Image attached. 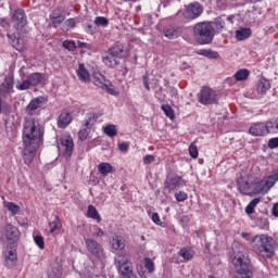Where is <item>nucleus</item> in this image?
I'll list each match as a JSON object with an SVG mask.
<instances>
[{
    "label": "nucleus",
    "instance_id": "14",
    "mask_svg": "<svg viewBox=\"0 0 278 278\" xmlns=\"http://www.w3.org/2000/svg\"><path fill=\"white\" fill-rule=\"evenodd\" d=\"M203 14V5L199 2H193L188 4L186 9V16L187 18H191V21H194V18H199Z\"/></svg>",
    "mask_w": 278,
    "mask_h": 278
},
{
    "label": "nucleus",
    "instance_id": "30",
    "mask_svg": "<svg viewBox=\"0 0 278 278\" xmlns=\"http://www.w3.org/2000/svg\"><path fill=\"white\" fill-rule=\"evenodd\" d=\"M8 38H10L11 45L16 51H23L25 49V41L22 38H16L14 35H8Z\"/></svg>",
    "mask_w": 278,
    "mask_h": 278
},
{
    "label": "nucleus",
    "instance_id": "54",
    "mask_svg": "<svg viewBox=\"0 0 278 278\" xmlns=\"http://www.w3.org/2000/svg\"><path fill=\"white\" fill-rule=\"evenodd\" d=\"M65 27H67V29H73L75 28L76 22L75 18H68L64 22Z\"/></svg>",
    "mask_w": 278,
    "mask_h": 278
},
{
    "label": "nucleus",
    "instance_id": "39",
    "mask_svg": "<svg viewBox=\"0 0 278 278\" xmlns=\"http://www.w3.org/2000/svg\"><path fill=\"white\" fill-rule=\"evenodd\" d=\"M104 134L109 136V138H114V136L118 134V130L115 125L110 124L104 128Z\"/></svg>",
    "mask_w": 278,
    "mask_h": 278
},
{
    "label": "nucleus",
    "instance_id": "34",
    "mask_svg": "<svg viewBox=\"0 0 278 278\" xmlns=\"http://www.w3.org/2000/svg\"><path fill=\"white\" fill-rule=\"evenodd\" d=\"M87 217L92 218V220H97V223H101V215L99 214V211H97V207L93 205L88 206Z\"/></svg>",
    "mask_w": 278,
    "mask_h": 278
},
{
    "label": "nucleus",
    "instance_id": "38",
    "mask_svg": "<svg viewBox=\"0 0 278 278\" xmlns=\"http://www.w3.org/2000/svg\"><path fill=\"white\" fill-rule=\"evenodd\" d=\"M161 110H162V112H164V114H165V116H167V118H170V121H173L175 118V111L173 110V108L169 104H162Z\"/></svg>",
    "mask_w": 278,
    "mask_h": 278
},
{
    "label": "nucleus",
    "instance_id": "4",
    "mask_svg": "<svg viewBox=\"0 0 278 278\" xmlns=\"http://www.w3.org/2000/svg\"><path fill=\"white\" fill-rule=\"evenodd\" d=\"M230 260L235 268L251 266L249 249L239 242L232 244V255H230Z\"/></svg>",
    "mask_w": 278,
    "mask_h": 278
},
{
    "label": "nucleus",
    "instance_id": "2",
    "mask_svg": "<svg viewBox=\"0 0 278 278\" xmlns=\"http://www.w3.org/2000/svg\"><path fill=\"white\" fill-rule=\"evenodd\" d=\"M253 245L252 249L256 255L261 257H265L266 260H270L273 255H275V249H277V242L273 237H268V235H260L255 236L252 239Z\"/></svg>",
    "mask_w": 278,
    "mask_h": 278
},
{
    "label": "nucleus",
    "instance_id": "40",
    "mask_svg": "<svg viewBox=\"0 0 278 278\" xmlns=\"http://www.w3.org/2000/svg\"><path fill=\"white\" fill-rule=\"evenodd\" d=\"M60 227V217L54 216L53 220L49 223L50 233H55L56 229Z\"/></svg>",
    "mask_w": 278,
    "mask_h": 278
},
{
    "label": "nucleus",
    "instance_id": "58",
    "mask_svg": "<svg viewBox=\"0 0 278 278\" xmlns=\"http://www.w3.org/2000/svg\"><path fill=\"white\" fill-rule=\"evenodd\" d=\"M142 81H143V87L146 88V90H151V87L149 86V76L143 75L142 77Z\"/></svg>",
    "mask_w": 278,
    "mask_h": 278
},
{
    "label": "nucleus",
    "instance_id": "1",
    "mask_svg": "<svg viewBox=\"0 0 278 278\" xmlns=\"http://www.w3.org/2000/svg\"><path fill=\"white\" fill-rule=\"evenodd\" d=\"M23 143L42 146L45 140V129L36 117H26L22 135Z\"/></svg>",
    "mask_w": 278,
    "mask_h": 278
},
{
    "label": "nucleus",
    "instance_id": "5",
    "mask_svg": "<svg viewBox=\"0 0 278 278\" xmlns=\"http://www.w3.org/2000/svg\"><path fill=\"white\" fill-rule=\"evenodd\" d=\"M85 247L90 257H93V260H98L99 262H105L108 257V255H105V249H103V245L97 240L92 238L85 239Z\"/></svg>",
    "mask_w": 278,
    "mask_h": 278
},
{
    "label": "nucleus",
    "instance_id": "11",
    "mask_svg": "<svg viewBox=\"0 0 278 278\" xmlns=\"http://www.w3.org/2000/svg\"><path fill=\"white\" fill-rule=\"evenodd\" d=\"M164 186L165 190L173 192V190H177V188H181V186H184V179L177 174H169L165 179Z\"/></svg>",
    "mask_w": 278,
    "mask_h": 278
},
{
    "label": "nucleus",
    "instance_id": "57",
    "mask_svg": "<svg viewBox=\"0 0 278 278\" xmlns=\"http://www.w3.org/2000/svg\"><path fill=\"white\" fill-rule=\"evenodd\" d=\"M118 149H119V151L125 153V152L129 151V144H127V142L118 143Z\"/></svg>",
    "mask_w": 278,
    "mask_h": 278
},
{
    "label": "nucleus",
    "instance_id": "6",
    "mask_svg": "<svg viewBox=\"0 0 278 278\" xmlns=\"http://www.w3.org/2000/svg\"><path fill=\"white\" fill-rule=\"evenodd\" d=\"M122 58H125V48L123 46H115L111 49H109V55L103 58L104 64L106 66H111V68H114V66H118Z\"/></svg>",
    "mask_w": 278,
    "mask_h": 278
},
{
    "label": "nucleus",
    "instance_id": "18",
    "mask_svg": "<svg viewBox=\"0 0 278 278\" xmlns=\"http://www.w3.org/2000/svg\"><path fill=\"white\" fill-rule=\"evenodd\" d=\"M42 103H45V97H37L33 99L26 106V114L34 116V113L42 106Z\"/></svg>",
    "mask_w": 278,
    "mask_h": 278
},
{
    "label": "nucleus",
    "instance_id": "49",
    "mask_svg": "<svg viewBox=\"0 0 278 278\" xmlns=\"http://www.w3.org/2000/svg\"><path fill=\"white\" fill-rule=\"evenodd\" d=\"M17 256H16V251L11 250L8 252L5 261L7 262H11V264H14V262H16Z\"/></svg>",
    "mask_w": 278,
    "mask_h": 278
},
{
    "label": "nucleus",
    "instance_id": "60",
    "mask_svg": "<svg viewBox=\"0 0 278 278\" xmlns=\"http://www.w3.org/2000/svg\"><path fill=\"white\" fill-rule=\"evenodd\" d=\"M86 31H87L88 34H90L91 36H93V34L97 33V28H94V26L88 24L87 27H86Z\"/></svg>",
    "mask_w": 278,
    "mask_h": 278
},
{
    "label": "nucleus",
    "instance_id": "59",
    "mask_svg": "<svg viewBox=\"0 0 278 278\" xmlns=\"http://www.w3.org/2000/svg\"><path fill=\"white\" fill-rule=\"evenodd\" d=\"M93 228H96V236L98 238H103V236H105V231H103V229L99 228L98 226H93Z\"/></svg>",
    "mask_w": 278,
    "mask_h": 278
},
{
    "label": "nucleus",
    "instance_id": "13",
    "mask_svg": "<svg viewBox=\"0 0 278 278\" xmlns=\"http://www.w3.org/2000/svg\"><path fill=\"white\" fill-rule=\"evenodd\" d=\"M12 23L16 29H23V27H26L27 14H25V10L16 9L12 15Z\"/></svg>",
    "mask_w": 278,
    "mask_h": 278
},
{
    "label": "nucleus",
    "instance_id": "22",
    "mask_svg": "<svg viewBox=\"0 0 278 278\" xmlns=\"http://www.w3.org/2000/svg\"><path fill=\"white\" fill-rule=\"evenodd\" d=\"M235 34H236V39L239 42H242V40H249V38H251L253 31L251 30V28L241 27V28L237 29L235 31Z\"/></svg>",
    "mask_w": 278,
    "mask_h": 278
},
{
    "label": "nucleus",
    "instance_id": "41",
    "mask_svg": "<svg viewBox=\"0 0 278 278\" xmlns=\"http://www.w3.org/2000/svg\"><path fill=\"white\" fill-rule=\"evenodd\" d=\"M94 25L98 27H108V25H110V20L103 16H98L94 18Z\"/></svg>",
    "mask_w": 278,
    "mask_h": 278
},
{
    "label": "nucleus",
    "instance_id": "63",
    "mask_svg": "<svg viewBox=\"0 0 278 278\" xmlns=\"http://www.w3.org/2000/svg\"><path fill=\"white\" fill-rule=\"evenodd\" d=\"M254 212H255V208L252 207L251 204H248L247 207H245V213H248V214H254Z\"/></svg>",
    "mask_w": 278,
    "mask_h": 278
},
{
    "label": "nucleus",
    "instance_id": "52",
    "mask_svg": "<svg viewBox=\"0 0 278 278\" xmlns=\"http://www.w3.org/2000/svg\"><path fill=\"white\" fill-rule=\"evenodd\" d=\"M152 222L155 225H159L160 227H164V223H162V220L160 219V214H157V213L152 214Z\"/></svg>",
    "mask_w": 278,
    "mask_h": 278
},
{
    "label": "nucleus",
    "instance_id": "33",
    "mask_svg": "<svg viewBox=\"0 0 278 278\" xmlns=\"http://www.w3.org/2000/svg\"><path fill=\"white\" fill-rule=\"evenodd\" d=\"M113 168L114 167L110 163H100L98 165V173H100V175H103V177H108V175L112 173Z\"/></svg>",
    "mask_w": 278,
    "mask_h": 278
},
{
    "label": "nucleus",
    "instance_id": "8",
    "mask_svg": "<svg viewBox=\"0 0 278 278\" xmlns=\"http://www.w3.org/2000/svg\"><path fill=\"white\" fill-rule=\"evenodd\" d=\"M278 181V168L273 172L271 175L266 177L265 179L256 182L255 190L258 194H266L275 186V182Z\"/></svg>",
    "mask_w": 278,
    "mask_h": 278
},
{
    "label": "nucleus",
    "instance_id": "61",
    "mask_svg": "<svg viewBox=\"0 0 278 278\" xmlns=\"http://www.w3.org/2000/svg\"><path fill=\"white\" fill-rule=\"evenodd\" d=\"M271 214L278 218V203H275L271 208Z\"/></svg>",
    "mask_w": 278,
    "mask_h": 278
},
{
    "label": "nucleus",
    "instance_id": "10",
    "mask_svg": "<svg viewBox=\"0 0 278 278\" xmlns=\"http://www.w3.org/2000/svg\"><path fill=\"white\" fill-rule=\"evenodd\" d=\"M24 151H23V160L26 166H29L34 162V157H36V153H38V149H40V144L36 143H23Z\"/></svg>",
    "mask_w": 278,
    "mask_h": 278
},
{
    "label": "nucleus",
    "instance_id": "15",
    "mask_svg": "<svg viewBox=\"0 0 278 278\" xmlns=\"http://www.w3.org/2000/svg\"><path fill=\"white\" fill-rule=\"evenodd\" d=\"M250 136H254V138L257 137H264L268 136V129L266 128V123H253L249 128Z\"/></svg>",
    "mask_w": 278,
    "mask_h": 278
},
{
    "label": "nucleus",
    "instance_id": "64",
    "mask_svg": "<svg viewBox=\"0 0 278 278\" xmlns=\"http://www.w3.org/2000/svg\"><path fill=\"white\" fill-rule=\"evenodd\" d=\"M198 55H203V58H207V49H201L197 51Z\"/></svg>",
    "mask_w": 278,
    "mask_h": 278
},
{
    "label": "nucleus",
    "instance_id": "24",
    "mask_svg": "<svg viewBox=\"0 0 278 278\" xmlns=\"http://www.w3.org/2000/svg\"><path fill=\"white\" fill-rule=\"evenodd\" d=\"M97 121H99V116L97 114L88 113L83 121V127L90 130L94 127V123H97Z\"/></svg>",
    "mask_w": 278,
    "mask_h": 278
},
{
    "label": "nucleus",
    "instance_id": "27",
    "mask_svg": "<svg viewBox=\"0 0 278 278\" xmlns=\"http://www.w3.org/2000/svg\"><path fill=\"white\" fill-rule=\"evenodd\" d=\"M77 75H78V78L85 84H87V81H90V72L86 70V64L79 63Z\"/></svg>",
    "mask_w": 278,
    "mask_h": 278
},
{
    "label": "nucleus",
    "instance_id": "46",
    "mask_svg": "<svg viewBox=\"0 0 278 278\" xmlns=\"http://www.w3.org/2000/svg\"><path fill=\"white\" fill-rule=\"evenodd\" d=\"M30 87L33 86L28 78L15 86L16 90H29Z\"/></svg>",
    "mask_w": 278,
    "mask_h": 278
},
{
    "label": "nucleus",
    "instance_id": "56",
    "mask_svg": "<svg viewBox=\"0 0 278 278\" xmlns=\"http://www.w3.org/2000/svg\"><path fill=\"white\" fill-rule=\"evenodd\" d=\"M268 147H269V149H277V147H278V137L269 139Z\"/></svg>",
    "mask_w": 278,
    "mask_h": 278
},
{
    "label": "nucleus",
    "instance_id": "29",
    "mask_svg": "<svg viewBox=\"0 0 278 278\" xmlns=\"http://www.w3.org/2000/svg\"><path fill=\"white\" fill-rule=\"evenodd\" d=\"M50 18L52 21L53 27H60V25H62L64 23V21H66V15L62 11H61V14L53 12L50 15Z\"/></svg>",
    "mask_w": 278,
    "mask_h": 278
},
{
    "label": "nucleus",
    "instance_id": "9",
    "mask_svg": "<svg viewBox=\"0 0 278 278\" xmlns=\"http://www.w3.org/2000/svg\"><path fill=\"white\" fill-rule=\"evenodd\" d=\"M92 79H93L94 86H97L98 88H101L102 90H106L109 94H112L113 97H116V94H118V92H116V89H114V85H112V83L108 80L103 76V74L96 72L92 75Z\"/></svg>",
    "mask_w": 278,
    "mask_h": 278
},
{
    "label": "nucleus",
    "instance_id": "53",
    "mask_svg": "<svg viewBox=\"0 0 278 278\" xmlns=\"http://www.w3.org/2000/svg\"><path fill=\"white\" fill-rule=\"evenodd\" d=\"M78 49H86L87 51H90L92 49V45L86 43L84 41H77Z\"/></svg>",
    "mask_w": 278,
    "mask_h": 278
},
{
    "label": "nucleus",
    "instance_id": "16",
    "mask_svg": "<svg viewBox=\"0 0 278 278\" xmlns=\"http://www.w3.org/2000/svg\"><path fill=\"white\" fill-rule=\"evenodd\" d=\"M71 123H73V114H71L66 110H63L60 113V115L58 117V122H56L59 129H66V127H68V125H71Z\"/></svg>",
    "mask_w": 278,
    "mask_h": 278
},
{
    "label": "nucleus",
    "instance_id": "55",
    "mask_svg": "<svg viewBox=\"0 0 278 278\" xmlns=\"http://www.w3.org/2000/svg\"><path fill=\"white\" fill-rule=\"evenodd\" d=\"M155 162V156L148 154L143 157V164H153Z\"/></svg>",
    "mask_w": 278,
    "mask_h": 278
},
{
    "label": "nucleus",
    "instance_id": "62",
    "mask_svg": "<svg viewBox=\"0 0 278 278\" xmlns=\"http://www.w3.org/2000/svg\"><path fill=\"white\" fill-rule=\"evenodd\" d=\"M260 198H255V199H253L250 203H249V205H251L252 207H257V204L260 203Z\"/></svg>",
    "mask_w": 278,
    "mask_h": 278
},
{
    "label": "nucleus",
    "instance_id": "26",
    "mask_svg": "<svg viewBox=\"0 0 278 278\" xmlns=\"http://www.w3.org/2000/svg\"><path fill=\"white\" fill-rule=\"evenodd\" d=\"M163 34L165 38L174 40L175 38H179V27L166 26L163 30Z\"/></svg>",
    "mask_w": 278,
    "mask_h": 278
},
{
    "label": "nucleus",
    "instance_id": "36",
    "mask_svg": "<svg viewBox=\"0 0 278 278\" xmlns=\"http://www.w3.org/2000/svg\"><path fill=\"white\" fill-rule=\"evenodd\" d=\"M249 75H251V72L247 68H242L235 74V79H237V81H247Z\"/></svg>",
    "mask_w": 278,
    "mask_h": 278
},
{
    "label": "nucleus",
    "instance_id": "20",
    "mask_svg": "<svg viewBox=\"0 0 278 278\" xmlns=\"http://www.w3.org/2000/svg\"><path fill=\"white\" fill-rule=\"evenodd\" d=\"M237 186H238V190H239V192H241V194H245V195L251 194V182L249 181V179H247L244 177L238 178Z\"/></svg>",
    "mask_w": 278,
    "mask_h": 278
},
{
    "label": "nucleus",
    "instance_id": "42",
    "mask_svg": "<svg viewBox=\"0 0 278 278\" xmlns=\"http://www.w3.org/2000/svg\"><path fill=\"white\" fill-rule=\"evenodd\" d=\"M62 47L67 51H75V49H77V43H75L74 40H65L62 42Z\"/></svg>",
    "mask_w": 278,
    "mask_h": 278
},
{
    "label": "nucleus",
    "instance_id": "23",
    "mask_svg": "<svg viewBox=\"0 0 278 278\" xmlns=\"http://www.w3.org/2000/svg\"><path fill=\"white\" fill-rule=\"evenodd\" d=\"M237 273L236 278H253V270L251 265L243 267H235Z\"/></svg>",
    "mask_w": 278,
    "mask_h": 278
},
{
    "label": "nucleus",
    "instance_id": "28",
    "mask_svg": "<svg viewBox=\"0 0 278 278\" xmlns=\"http://www.w3.org/2000/svg\"><path fill=\"white\" fill-rule=\"evenodd\" d=\"M27 78H28V81H30V86L36 87V86L42 84V81H45V74L33 73V74L28 75Z\"/></svg>",
    "mask_w": 278,
    "mask_h": 278
},
{
    "label": "nucleus",
    "instance_id": "21",
    "mask_svg": "<svg viewBox=\"0 0 278 278\" xmlns=\"http://www.w3.org/2000/svg\"><path fill=\"white\" fill-rule=\"evenodd\" d=\"M14 88V79L7 78L1 85H0V97L2 99H5L8 94H10V91Z\"/></svg>",
    "mask_w": 278,
    "mask_h": 278
},
{
    "label": "nucleus",
    "instance_id": "17",
    "mask_svg": "<svg viewBox=\"0 0 278 278\" xmlns=\"http://www.w3.org/2000/svg\"><path fill=\"white\" fill-rule=\"evenodd\" d=\"M61 144L62 147H65L64 156L71 157V155H73V149L75 148V143L73 142V137H71V135L63 136L61 138Z\"/></svg>",
    "mask_w": 278,
    "mask_h": 278
},
{
    "label": "nucleus",
    "instance_id": "45",
    "mask_svg": "<svg viewBox=\"0 0 278 278\" xmlns=\"http://www.w3.org/2000/svg\"><path fill=\"white\" fill-rule=\"evenodd\" d=\"M144 266L148 273H154L155 271V263H153V260L146 257L144 258Z\"/></svg>",
    "mask_w": 278,
    "mask_h": 278
},
{
    "label": "nucleus",
    "instance_id": "43",
    "mask_svg": "<svg viewBox=\"0 0 278 278\" xmlns=\"http://www.w3.org/2000/svg\"><path fill=\"white\" fill-rule=\"evenodd\" d=\"M7 208L9 210V212H11L12 216H16V214H18V212H21V206L16 205L13 202H9L7 204Z\"/></svg>",
    "mask_w": 278,
    "mask_h": 278
},
{
    "label": "nucleus",
    "instance_id": "48",
    "mask_svg": "<svg viewBox=\"0 0 278 278\" xmlns=\"http://www.w3.org/2000/svg\"><path fill=\"white\" fill-rule=\"evenodd\" d=\"M175 199L178 203H184V201H188V193L185 191H179L175 193Z\"/></svg>",
    "mask_w": 278,
    "mask_h": 278
},
{
    "label": "nucleus",
    "instance_id": "25",
    "mask_svg": "<svg viewBox=\"0 0 278 278\" xmlns=\"http://www.w3.org/2000/svg\"><path fill=\"white\" fill-rule=\"evenodd\" d=\"M48 278H62V266L58 263H52L48 268Z\"/></svg>",
    "mask_w": 278,
    "mask_h": 278
},
{
    "label": "nucleus",
    "instance_id": "32",
    "mask_svg": "<svg viewBox=\"0 0 278 278\" xmlns=\"http://www.w3.org/2000/svg\"><path fill=\"white\" fill-rule=\"evenodd\" d=\"M213 27H215V34H220L225 29V15L216 17L213 22Z\"/></svg>",
    "mask_w": 278,
    "mask_h": 278
},
{
    "label": "nucleus",
    "instance_id": "3",
    "mask_svg": "<svg viewBox=\"0 0 278 278\" xmlns=\"http://www.w3.org/2000/svg\"><path fill=\"white\" fill-rule=\"evenodd\" d=\"M214 36V22H199L193 26V38L198 45H212Z\"/></svg>",
    "mask_w": 278,
    "mask_h": 278
},
{
    "label": "nucleus",
    "instance_id": "37",
    "mask_svg": "<svg viewBox=\"0 0 278 278\" xmlns=\"http://www.w3.org/2000/svg\"><path fill=\"white\" fill-rule=\"evenodd\" d=\"M267 134H278L277 118L265 122Z\"/></svg>",
    "mask_w": 278,
    "mask_h": 278
},
{
    "label": "nucleus",
    "instance_id": "51",
    "mask_svg": "<svg viewBox=\"0 0 278 278\" xmlns=\"http://www.w3.org/2000/svg\"><path fill=\"white\" fill-rule=\"evenodd\" d=\"M206 58H208V60H218L220 54L212 49H208L206 52Z\"/></svg>",
    "mask_w": 278,
    "mask_h": 278
},
{
    "label": "nucleus",
    "instance_id": "19",
    "mask_svg": "<svg viewBox=\"0 0 278 278\" xmlns=\"http://www.w3.org/2000/svg\"><path fill=\"white\" fill-rule=\"evenodd\" d=\"M110 244L113 251H123L126 247L125 238L118 235H114L110 240Z\"/></svg>",
    "mask_w": 278,
    "mask_h": 278
},
{
    "label": "nucleus",
    "instance_id": "50",
    "mask_svg": "<svg viewBox=\"0 0 278 278\" xmlns=\"http://www.w3.org/2000/svg\"><path fill=\"white\" fill-rule=\"evenodd\" d=\"M34 242L38 245V249H45V238L42 236H35Z\"/></svg>",
    "mask_w": 278,
    "mask_h": 278
},
{
    "label": "nucleus",
    "instance_id": "31",
    "mask_svg": "<svg viewBox=\"0 0 278 278\" xmlns=\"http://www.w3.org/2000/svg\"><path fill=\"white\" fill-rule=\"evenodd\" d=\"M256 90L260 94H266V91L270 90V81L266 78H261L257 83Z\"/></svg>",
    "mask_w": 278,
    "mask_h": 278
},
{
    "label": "nucleus",
    "instance_id": "47",
    "mask_svg": "<svg viewBox=\"0 0 278 278\" xmlns=\"http://www.w3.org/2000/svg\"><path fill=\"white\" fill-rule=\"evenodd\" d=\"M189 154L193 160H197V157H199V148H197V144L191 143L189 146Z\"/></svg>",
    "mask_w": 278,
    "mask_h": 278
},
{
    "label": "nucleus",
    "instance_id": "35",
    "mask_svg": "<svg viewBox=\"0 0 278 278\" xmlns=\"http://www.w3.org/2000/svg\"><path fill=\"white\" fill-rule=\"evenodd\" d=\"M178 255L180 257H182L184 260H186L187 262H190V260H192V257H194V252L190 248H182L178 252Z\"/></svg>",
    "mask_w": 278,
    "mask_h": 278
},
{
    "label": "nucleus",
    "instance_id": "44",
    "mask_svg": "<svg viewBox=\"0 0 278 278\" xmlns=\"http://www.w3.org/2000/svg\"><path fill=\"white\" fill-rule=\"evenodd\" d=\"M88 136H90V129L89 128L83 127V129H80L78 131V138L81 142L88 140Z\"/></svg>",
    "mask_w": 278,
    "mask_h": 278
},
{
    "label": "nucleus",
    "instance_id": "7",
    "mask_svg": "<svg viewBox=\"0 0 278 278\" xmlns=\"http://www.w3.org/2000/svg\"><path fill=\"white\" fill-rule=\"evenodd\" d=\"M198 99L202 105H215L218 103V93L210 87H202L198 93Z\"/></svg>",
    "mask_w": 278,
    "mask_h": 278
},
{
    "label": "nucleus",
    "instance_id": "12",
    "mask_svg": "<svg viewBox=\"0 0 278 278\" xmlns=\"http://www.w3.org/2000/svg\"><path fill=\"white\" fill-rule=\"evenodd\" d=\"M3 232L8 242H11V244H16V242H18V240L21 239V231L18 230V228H16V226L12 224H7L3 227Z\"/></svg>",
    "mask_w": 278,
    "mask_h": 278
}]
</instances>
